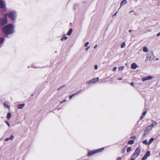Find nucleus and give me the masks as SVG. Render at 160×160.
I'll use <instances>...</instances> for the list:
<instances>
[{
    "mask_svg": "<svg viewBox=\"0 0 160 160\" xmlns=\"http://www.w3.org/2000/svg\"><path fill=\"white\" fill-rule=\"evenodd\" d=\"M14 26L12 24H9L6 26L2 29V31L6 35L12 34L14 31Z\"/></svg>",
    "mask_w": 160,
    "mask_h": 160,
    "instance_id": "obj_1",
    "label": "nucleus"
},
{
    "mask_svg": "<svg viewBox=\"0 0 160 160\" xmlns=\"http://www.w3.org/2000/svg\"><path fill=\"white\" fill-rule=\"evenodd\" d=\"M12 20L13 22H15L17 16V12L15 11L10 12L6 14Z\"/></svg>",
    "mask_w": 160,
    "mask_h": 160,
    "instance_id": "obj_2",
    "label": "nucleus"
},
{
    "mask_svg": "<svg viewBox=\"0 0 160 160\" xmlns=\"http://www.w3.org/2000/svg\"><path fill=\"white\" fill-rule=\"evenodd\" d=\"M104 149V148H101L93 150L89 152L88 153L87 156L88 157H90L96 153L101 152L103 151Z\"/></svg>",
    "mask_w": 160,
    "mask_h": 160,
    "instance_id": "obj_3",
    "label": "nucleus"
},
{
    "mask_svg": "<svg viewBox=\"0 0 160 160\" xmlns=\"http://www.w3.org/2000/svg\"><path fill=\"white\" fill-rule=\"evenodd\" d=\"M8 19L7 15L6 14L4 17L0 18V25L3 26L7 23Z\"/></svg>",
    "mask_w": 160,
    "mask_h": 160,
    "instance_id": "obj_4",
    "label": "nucleus"
},
{
    "mask_svg": "<svg viewBox=\"0 0 160 160\" xmlns=\"http://www.w3.org/2000/svg\"><path fill=\"white\" fill-rule=\"evenodd\" d=\"M154 58V56L153 55V52L152 51H151L149 52V53L148 54L146 61L148 59L149 60H152Z\"/></svg>",
    "mask_w": 160,
    "mask_h": 160,
    "instance_id": "obj_5",
    "label": "nucleus"
},
{
    "mask_svg": "<svg viewBox=\"0 0 160 160\" xmlns=\"http://www.w3.org/2000/svg\"><path fill=\"white\" fill-rule=\"evenodd\" d=\"M141 150V148L139 147L137 148L135 150V152L134 153L133 157L134 158H137Z\"/></svg>",
    "mask_w": 160,
    "mask_h": 160,
    "instance_id": "obj_6",
    "label": "nucleus"
},
{
    "mask_svg": "<svg viewBox=\"0 0 160 160\" xmlns=\"http://www.w3.org/2000/svg\"><path fill=\"white\" fill-rule=\"evenodd\" d=\"M152 128H151L150 126H148L145 130L144 132V134L143 136H145L147 134H149L152 130Z\"/></svg>",
    "mask_w": 160,
    "mask_h": 160,
    "instance_id": "obj_7",
    "label": "nucleus"
},
{
    "mask_svg": "<svg viewBox=\"0 0 160 160\" xmlns=\"http://www.w3.org/2000/svg\"><path fill=\"white\" fill-rule=\"evenodd\" d=\"M150 153L149 151L146 152V154L144 155L143 157L142 158L141 160H145L150 155Z\"/></svg>",
    "mask_w": 160,
    "mask_h": 160,
    "instance_id": "obj_8",
    "label": "nucleus"
},
{
    "mask_svg": "<svg viewBox=\"0 0 160 160\" xmlns=\"http://www.w3.org/2000/svg\"><path fill=\"white\" fill-rule=\"evenodd\" d=\"M150 153L149 151L146 152V154L144 155L143 157L142 158L141 160H145L150 155Z\"/></svg>",
    "mask_w": 160,
    "mask_h": 160,
    "instance_id": "obj_9",
    "label": "nucleus"
},
{
    "mask_svg": "<svg viewBox=\"0 0 160 160\" xmlns=\"http://www.w3.org/2000/svg\"><path fill=\"white\" fill-rule=\"evenodd\" d=\"M153 78V77L151 76H147V77H145V78H142V80L143 82H144V81H146L148 80H151Z\"/></svg>",
    "mask_w": 160,
    "mask_h": 160,
    "instance_id": "obj_10",
    "label": "nucleus"
},
{
    "mask_svg": "<svg viewBox=\"0 0 160 160\" xmlns=\"http://www.w3.org/2000/svg\"><path fill=\"white\" fill-rule=\"evenodd\" d=\"M3 105L5 107H6L8 109H10V103L8 101H5Z\"/></svg>",
    "mask_w": 160,
    "mask_h": 160,
    "instance_id": "obj_11",
    "label": "nucleus"
},
{
    "mask_svg": "<svg viewBox=\"0 0 160 160\" xmlns=\"http://www.w3.org/2000/svg\"><path fill=\"white\" fill-rule=\"evenodd\" d=\"M98 80H99L98 78H94L91 80L89 81L90 82V83H95L97 82H98Z\"/></svg>",
    "mask_w": 160,
    "mask_h": 160,
    "instance_id": "obj_12",
    "label": "nucleus"
},
{
    "mask_svg": "<svg viewBox=\"0 0 160 160\" xmlns=\"http://www.w3.org/2000/svg\"><path fill=\"white\" fill-rule=\"evenodd\" d=\"M137 64L135 63H133L131 65V68L132 69H135L137 67Z\"/></svg>",
    "mask_w": 160,
    "mask_h": 160,
    "instance_id": "obj_13",
    "label": "nucleus"
},
{
    "mask_svg": "<svg viewBox=\"0 0 160 160\" xmlns=\"http://www.w3.org/2000/svg\"><path fill=\"white\" fill-rule=\"evenodd\" d=\"M25 106V104H19L18 106V108L19 109H22Z\"/></svg>",
    "mask_w": 160,
    "mask_h": 160,
    "instance_id": "obj_14",
    "label": "nucleus"
},
{
    "mask_svg": "<svg viewBox=\"0 0 160 160\" xmlns=\"http://www.w3.org/2000/svg\"><path fill=\"white\" fill-rule=\"evenodd\" d=\"M4 4L3 2L0 0V8H2L4 7Z\"/></svg>",
    "mask_w": 160,
    "mask_h": 160,
    "instance_id": "obj_15",
    "label": "nucleus"
},
{
    "mask_svg": "<svg viewBox=\"0 0 160 160\" xmlns=\"http://www.w3.org/2000/svg\"><path fill=\"white\" fill-rule=\"evenodd\" d=\"M127 2L126 0H123L120 3V7H122L124 4H126Z\"/></svg>",
    "mask_w": 160,
    "mask_h": 160,
    "instance_id": "obj_16",
    "label": "nucleus"
},
{
    "mask_svg": "<svg viewBox=\"0 0 160 160\" xmlns=\"http://www.w3.org/2000/svg\"><path fill=\"white\" fill-rule=\"evenodd\" d=\"M157 125V122H152V124L149 126H150L151 128H152L154 126H155Z\"/></svg>",
    "mask_w": 160,
    "mask_h": 160,
    "instance_id": "obj_17",
    "label": "nucleus"
},
{
    "mask_svg": "<svg viewBox=\"0 0 160 160\" xmlns=\"http://www.w3.org/2000/svg\"><path fill=\"white\" fill-rule=\"evenodd\" d=\"M72 28H71L69 29V31L68 32V33H67V35L68 36H70V35L72 32Z\"/></svg>",
    "mask_w": 160,
    "mask_h": 160,
    "instance_id": "obj_18",
    "label": "nucleus"
},
{
    "mask_svg": "<svg viewBox=\"0 0 160 160\" xmlns=\"http://www.w3.org/2000/svg\"><path fill=\"white\" fill-rule=\"evenodd\" d=\"M68 39V37L66 36L65 35H64L61 38V40L63 41L64 40H67Z\"/></svg>",
    "mask_w": 160,
    "mask_h": 160,
    "instance_id": "obj_19",
    "label": "nucleus"
},
{
    "mask_svg": "<svg viewBox=\"0 0 160 160\" xmlns=\"http://www.w3.org/2000/svg\"><path fill=\"white\" fill-rule=\"evenodd\" d=\"M134 140H129L128 142V144H132L134 143Z\"/></svg>",
    "mask_w": 160,
    "mask_h": 160,
    "instance_id": "obj_20",
    "label": "nucleus"
},
{
    "mask_svg": "<svg viewBox=\"0 0 160 160\" xmlns=\"http://www.w3.org/2000/svg\"><path fill=\"white\" fill-rule=\"evenodd\" d=\"M11 113L10 112H9L8 113L7 115V118L8 119H9L10 118H11Z\"/></svg>",
    "mask_w": 160,
    "mask_h": 160,
    "instance_id": "obj_21",
    "label": "nucleus"
},
{
    "mask_svg": "<svg viewBox=\"0 0 160 160\" xmlns=\"http://www.w3.org/2000/svg\"><path fill=\"white\" fill-rule=\"evenodd\" d=\"M154 139L153 138H150L148 142V144H150L154 141Z\"/></svg>",
    "mask_w": 160,
    "mask_h": 160,
    "instance_id": "obj_22",
    "label": "nucleus"
},
{
    "mask_svg": "<svg viewBox=\"0 0 160 160\" xmlns=\"http://www.w3.org/2000/svg\"><path fill=\"white\" fill-rule=\"evenodd\" d=\"M143 51L144 52H147L148 51V49L146 47H144L143 48Z\"/></svg>",
    "mask_w": 160,
    "mask_h": 160,
    "instance_id": "obj_23",
    "label": "nucleus"
},
{
    "mask_svg": "<svg viewBox=\"0 0 160 160\" xmlns=\"http://www.w3.org/2000/svg\"><path fill=\"white\" fill-rule=\"evenodd\" d=\"M125 42H123V43H122V44L121 45V48H124L125 47Z\"/></svg>",
    "mask_w": 160,
    "mask_h": 160,
    "instance_id": "obj_24",
    "label": "nucleus"
},
{
    "mask_svg": "<svg viewBox=\"0 0 160 160\" xmlns=\"http://www.w3.org/2000/svg\"><path fill=\"white\" fill-rule=\"evenodd\" d=\"M131 150V148L130 147H128L127 148V152H129Z\"/></svg>",
    "mask_w": 160,
    "mask_h": 160,
    "instance_id": "obj_25",
    "label": "nucleus"
},
{
    "mask_svg": "<svg viewBox=\"0 0 160 160\" xmlns=\"http://www.w3.org/2000/svg\"><path fill=\"white\" fill-rule=\"evenodd\" d=\"M124 68V67L123 66H121L119 67L118 70H122L123 68Z\"/></svg>",
    "mask_w": 160,
    "mask_h": 160,
    "instance_id": "obj_26",
    "label": "nucleus"
},
{
    "mask_svg": "<svg viewBox=\"0 0 160 160\" xmlns=\"http://www.w3.org/2000/svg\"><path fill=\"white\" fill-rule=\"evenodd\" d=\"M142 143L144 144L147 145L148 143V142L146 140H145L143 141Z\"/></svg>",
    "mask_w": 160,
    "mask_h": 160,
    "instance_id": "obj_27",
    "label": "nucleus"
},
{
    "mask_svg": "<svg viewBox=\"0 0 160 160\" xmlns=\"http://www.w3.org/2000/svg\"><path fill=\"white\" fill-rule=\"evenodd\" d=\"M75 95V94L74 93V94H72V95H71L70 96H69V99H71L72 98V97L73 96H74Z\"/></svg>",
    "mask_w": 160,
    "mask_h": 160,
    "instance_id": "obj_28",
    "label": "nucleus"
},
{
    "mask_svg": "<svg viewBox=\"0 0 160 160\" xmlns=\"http://www.w3.org/2000/svg\"><path fill=\"white\" fill-rule=\"evenodd\" d=\"M125 148H122L121 150V152L122 153H124L125 151Z\"/></svg>",
    "mask_w": 160,
    "mask_h": 160,
    "instance_id": "obj_29",
    "label": "nucleus"
},
{
    "mask_svg": "<svg viewBox=\"0 0 160 160\" xmlns=\"http://www.w3.org/2000/svg\"><path fill=\"white\" fill-rule=\"evenodd\" d=\"M131 138L134 140L136 138V137L135 136H133L131 137Z\"/></svg>",
    "mask_w": 160,
    "mask_h": 160,
    "instance_id": "obj_30",
    "label": "nucleus"
},
{
    "mask_svg": "<svg viewBox=\"0 0 160 160\" xmlns=\"http://www.w3.org/2000/svg\"><path fill=\"white\" fill-rule=\"evenodd\" d=\"M89 43V42H86L85 43V45H84V46H85V47H87V46H88V45Z\"/></svg>",
    "mask_w": 160,
    "mask_h": 160,
    "instance_id": "obj_31",
    "label": "nucleus"
},
{
    "mask_svg": "<svg viewBox=\"0 0 160 160\" xmlns=\"http://www.w3.org/2000/svg\"><path fill=\"white\" fill-rule=\"evenodd\" d=\"M94 69L96 70H97L98 69V65H95V66H94Z\"/></svg>",
    "mask_w": 160,
    "mask_h": 160,
    "instance_id": "obj_32",
    "label": "nucleus"
},
{
    "mask_svg": "<svg viewBox=\"0 0 160 160\" xmlns=\"http://www.w3.org/2000/svg\"><path fill=\"white\" fill-rule=\"evenodd\" d=\"M82 90L79 91L78 92H76L75 94V95L78 94H79V93H80V92H82Z\"/></svg>",
    "mask_w": 160,
    "mask_h": 160,
    "instance_id": "obj_33",
    "label": "nucleus"
},
{
    "mask_svg": "<svg viewBox=\"0 0 160 160\" xmlns=\"http://www.w3.org/2000/svg\"><path fill=\"white\" fill-rule=\"evenodd\" d=\"M90 84H91V83H90V81H89L88 82L86 83V84L87 85H89Z\"/></svg>",
    "mask_w": 160,
    "mask_h": 160,
    "instance_id": "obj_34",
    "label": "nucleus"
},
{
    "mask_svg": "<svg viewBox=\"0 0 160 160\" xmlns=\"http://www.w3.org/2000/svg\"><path fill=\"white\" fill-rule=\"evenodd\" d=\"M14 138V136L13 135H12L10 137V140H12L13 139V138Z\"/></svg>",
    "mask_w": 160,
    "mask_h": 160,
    "instance_id": "obj_35",
    "label": "nucleus"
},
{
    "mask_svg": "<svg viewBox=\"0 0 160 160\" xmlns=\"http://www.w3.org/2000/svg\"><path fill=\"white\" fill-rule=\"evenodd\" d=\"M147 113V112L146 111H144L143 113H142V115L143 116L145 115Z\"/></svg>",
    "mask_w": 160,
    "mask_h": 160,
    "instance_id": "obj_36",
    "label": "nucleus"
},
{
    "mask_svg": "<svg viewBox=\"0 0 160 160\" xmlns=\"http://www.w3.org/2000/svg\"><path fill=\"white\" fill-rule=\"evenodd\" d=\"M117 68L116 67H114L113 68V71H115L116 70Z\"/></svg>",
    "mask_w": 160,
    "mask_h": 160,
    "instance_id": "obj_37",
    "label": "nucleus"
},
{
    "mask_svg": "<svg viewBox=\"0 0 160 160\" xmlns=\"http://www.w3.org/2000/svg\"><path fill=\"white\" fill-rule=\"evenodd\" d=\"M122 159L120 157H118L116 159V160H121Z\"/></svg>",
    "mask_w": 160,
    "mask_h": 160,
    "instance_id": "obj_38",
    "label": "nucleus"
},
{
    "mask_svg": "<svg viewBox=\"0 0 160 160\" xmlns=\"http://www.w3.org/2000/svg\"><path fill=\"white\" fill-rule=\"evenodd\" d=\"M10 138H6L5 140L6 141H8V140H10Z\"/></svg>",
    "mask_w": 160,
    "mask_h": 160,
    "instance_id": "obj_39",
    "label": "nucleus"
},
{
    "mask_svg": "<svg viewBox=\"0 0 160 160\" xmlns=\"http://www.w3.org/2000/svg\"><path fill=\"white\" fill-rule=\"evenodd\" d=\"M130 85L132 86H133L134 85V83L133 82H131L130 83Z\"/></svg>",
    "mask_w": 160,
    "mask_h": 160,
    "instance_id": "obj_40",
    "label": "nucleus"
},
{
    "mask_svg": "<svg viewBox=\"0 0 160 160\" xmlns=\"http://www.w3.org/2000/svg\"><path fill=\"white\" fill-rule=\"evenodd\" d=\"M66 100H63L62 102H60V103H64V102H66Z\"/></svg>",
    "mask_w": 160,
    "mask_h": 160,
    "instance_id": "obj_41",
    "label": "nucleus"
},
{
    "mask_svg": "<svg viewBox=\"0 0 160 160\" xmlns=\"http://www.w3.org/2000/svg\"><path fill=\"white\" fill-rule=\"evenodd\" d=\"M5 122H6V123L7 124L8 126L9 127H10V124H9V123H8V122L7 121H6Z\"/></svg>",
    "mask_w": 160,
    "mask_h": 160,
    "instance_id": "obj_42",
    "label": "nucleus"
},
{
    "mask_svg": "<svg viewBox=\"0 0 160 160\" xmlns=\"http://www.w3.org/2000/svg\"><path fill=\"white\" fill-rule=\"evenodd\" d=\"M89 48H90V47H89H89H87V48H86V49H85V50H86V51H87L88 50V49H89Z\"/></svg>",
    "mask_w": 160,
    "mask_h": 160,
    "instance_id": "obj_43",
    "label": "nucleus"
},
{
    "mask_svg": "<svg viewBox=\"0 0 160 160\" xmlns=\"http://www.w3.org/2000/svg\"><path fill=\"white\" fill-rule=\"evenodd\" d=\"M64 86V85L62 86V87H61L60 88H58V90H59V89H61Z\"/></svg>",
    "mask_w": 160,
    "mask_h": 160,
    "instance_id": "obj_44",
    "label": "nucleus"
},
{
    "mask_svg": "<svg viewBox=\"0 0 160 160\" xmlns=\"http://www.w3.org/2000/svg\"><path fill=\"white\" fill-rule=\"evenodd\" d=\"M143 118V116L142 115L141 116L140 118L141 119H142Z\"/></svg>",
    "mask_w": 160,
    "mask_h": 160,
    "instance_id": "obj_45",
    "label": "nucleus"
},
{
    "mask_svg": "<svg viewBox=\"0 0 160 160\" xmlns=\"http://www.w3.org/2000/svg\"><path fill=\"white\" fill-rule=\"evenodd\" d=\"M122 79V78H118V80H119V81H120V80H121Z\"/></svg>",
    "mask_w": 160,
    "mask_h": 160,
    "instance_id": "obj_46",
    "label": "nucleus"
},
{
    "mask_svg": "<svg viewBox=\"0 0 160 160\" xmlns=\"http://www.w3.org/2000/svg\"><path fill=\"white\" fill-rule=\"evenodd\" d=\"M157 36H158H158H160V32H159V33H158L157 34Z\"/></svg>",
    "mask_w": 160,
    "mask_h": 160,
    "instance_id": "obj_47",
    "label": "nucleus"
},
{
    "mask_svg": "<svg viewBox=\"0 0 160 160\" xmlns=\"http://www.w3.org/2000/svg\"><path fill=\"white\" fill-rule=\"evenodd\" d=\"M128 32H129V33H131V32H132V30H129V31H128Z\"/></svg>",
    "mask_w": 160,
    "mask_h": 160,
    "instance_id": "obj_48",
    "label": "nucleus"
},
{
    "mask_svg": "<svg viewBox=\"0 0 160 160\" xmlns=\"http://www.w3.org/2000/svg\"><path fill=\"white\" fill-rule=\"evenodd\" d=\"M131 160H135V159L134 158H131Z\"/></svg>",
    "mask_w": 160,
    "mask_h": 160,
    "instance_id": "obj_49",
    "label": "nucleus"
},
{
    "mask_svg": "<svg viewBox=\"0 0 160 160\" xmlns=\"http://www.w3.org/2000/svg\"><path fill=\"white\" fill-rule=\"evenodd\" d=\"M97 45H96L94 47V48L95 49L97 47Z\"/></svg>",
    "mask_w": 160,
    "mask_h": 160,
    "instance_id": "obj_50",
    "label": "nucleus"
},
{
    "mask_svg": "<svg viewBox=\"0 0 160 160\" xmlns=\"http://www.w3.org/2000/svg\"><path fill=\"white\" fill-rule=\"evenodd\" d=\"M133 12V10L131 11H130V12H129V13H131V12Z\"/></svg>",
    "mask_w": 160,
    "mask_h": 160,
    "instance_id": "obj_51",
    "label": "nucleus"
},
{
    "mask_svg": "<svg viewBox=\"0 0 160 160\" xmlns=\"http://www.w3.org/2000/svg\"><path fill=\"white\" fill-rule=\"evenodd\" d=\"M117 13V12L115 13H114V14H113V15H114V16H115V15H116Z\"/></svg>",
    "mask_w": 160,
    "mask_h": 160,
    "instance_id": "obj_52",
    "label": "nucleus"
},
{
    "mask_svg": "<svg viewBox=\"0 0 160 160\" xmlns=\"http://www.w3.org/2000/svg\"><path fill=\"white\" fill-rule=\"evenodd\" d=\"M33 67L34 68H38L37 67H35V66H33Z\"/></svg>",
    "mask_w": 160,
    "mask_h": 160,
    "instance_id": "obj_53",
    "label": "nucleus"
}]
</instances>
